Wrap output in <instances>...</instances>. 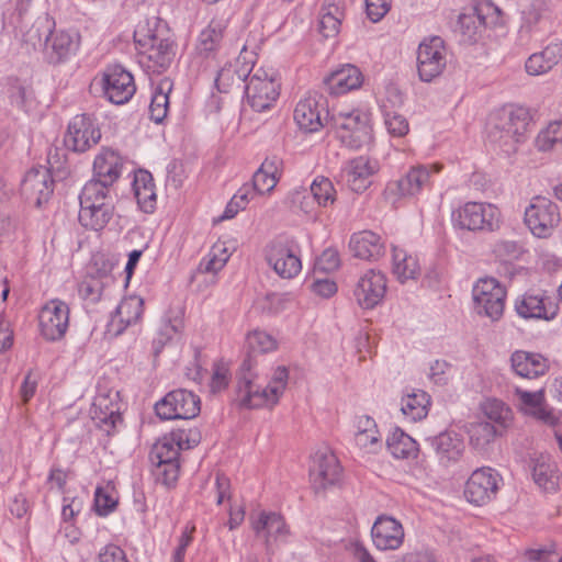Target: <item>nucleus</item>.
Returning a JSON list of instances; mask_svg holds the SVG:
<instances>
[{
  "label": "nucleus",
  "instance_id": "338daca9",
  "mask_svg": "<svg viewBox=\"0 0 562 562\" xmlns=\"http://www.w3.org/2000/svg\"><path fill=\"white\" fill-rule=\"evenodd\" d=\"M228 384V369L222 364L217 363L214 367V372L211 381V390L212 392H220L224 390Z\"/></svg>",
  "mask_w": 562,
  "mask_h": 562
},
{
  "label": "nucleus",
  "instance_id": "c85d7f7f",
  "mask_svg": "<svg viewBox=\"0 0 562 562\" xmlns=\"http://www.w3.org/2000/svg\"><path fill=\"white\" fill-rule=\"evenodd\" d=\"M512 368L521 378L536 379L549 370L548 360L540 353L516 350L510 357Z\"/></svg>",
  "mask_w": 562,
  "mask_h": 562
},
{
  "label": "nucleus",
  "instance_id": "9d476101",
  "mask_svg": "<svg viewBox=\"0 0 562 562\" xmlns=\"http://www.w3.org/2000/svg\"><path fill=\"white\" fill-rule=\"evenodd\" d=\"M506 289L494 278L479 280L473 288V300L479 314L492 321L501 318L505 307Z\"/></svg>",
  "mask_w": 562,
  "mask_h": 562
},
{
  "label": "nucleus",
  "instance_id": "774afa93",
  "mask_svg": "<svg viewBox=\"0 0 562 562\" xmlns=\"http://www.w3.org/2000/svg\"><path fill=\"white\" fill-rule=\"evenodd\" d=\"M100 562H127L124 551L114 544L106 546L99 555Z\"/></svg>",
  "mask_w": 562,
  "mask_h": 562
},
{
  "label": "nucleus",
  "instance_id": "b1692460",
  "mask_svg": "<svg viewBox=\"0 0 562 562\" xmlns=\"http://www.w3.org/2000/svg\"><path fill=\"white\" fill-rule=\"evenodd\" d=\"M372 540L379 550H395L404 539L402 525L392 517L381 516L373 524Z\"/></svg>",
  "mask_w": 562,
  "mask_h": 562
},
{
  "label": "nucleus",
  "instance_id": "423d86ee",
  "mask_svg": "<svg viewBox=\"0 0 562 562\" xmlns=\"http://www.w3.org/2000/svg\"><path fill=\"white\" fill-rule=\"evenodd\" d=\"M330 125L336 130L337 138L351 149H359L371 143L372 130L369 119L358 110L333 113Z\"/></svg>",
  "mask_w": 562,
  "mask_h": 562
},
{
  "label": "nucleus",
  "instance_id": "8fccbe9b",
  "mask_svg": "<svg viewBox=\"0 0 562 562\" xmlns=\"http://www.w3.org/2000/svg\"><path fill=\"white\" fill-rule=\"evenodd\" d=\"M229 255L223 244H215L206 258L200 265L199 270L203 273L217 272L227 262Z\"/></svg>",
  "mask_w": 562,
  "mask_h": 562
},
{
  "label": "nucleus",
  "instance_id": "72a5a7b5",
  "mask_svg": "<svg viewBox=\"0 0 562 562\" xmlns=\"http://www.w3.org/2000/svg\"><path fill=\"white\" fill-rule=\"evenodd\" d=\"M55 26V20L49 14L44 13L37 16L31 27L24 33L23 40L34 49H44Z\"/></svg>",
  "mask_w": 562,
  "mask_h": 562
},
{
  "label": "nucleus",
  "instance_id": "1a4fd4ad",
  "mask_svg": "<svg viewBox=\"0 0 562 562\" xmlns=\"http://www.w3.org/2000/svg\"><path fill=\"white\" fill-rule=\"evenodd\" d=\"M200 398L184 389L169 392L155 405L160 419H191L200 413Z\"/></svg>",
  "mask_w": 562,
  "mask_h": 562
},
{
  "label": "nucleus",
  "instance_id": "c9c22d12",
  "mask_svg": "<svg viewBox=\"0 0 562 562\" xmlns=\"http://www.w3.org/2000/svg\"><path fill=\"white\" fill-rule=\"evenodd\" d=\"M143 306L144 301L139 296H128L120 303L115 310L114 316L112 317V324L117 322L124 326L119 328L116 334H121L126 326L135 324L140 318L143 314Z\"/></svg>",
  "mask_w": 562,
  "mask_h": 562
},
{
  "label": "nucleus",
  "instance_id": "e2e57ef3",
  "mask_svg": "<svg viewBox=\"0 0 562 562\" xmlns=\"http://www.w3.org/2000/svg\"><path fill=\"white\" fill-rule=\"evenodd\" d=\"M368 18L372 22L380 21L390 10L389 0H366Z\"/></svg>",
  "mask_w": 562,
  "mask_h": 562
},
{
  "label": "nucleus",
  "instance_id": "473e14b6",
  "mask_svg": "<svg viewBox=\"0 0 562 562\" xmlns=\"http://www.w3.org/2000/svg\"><path fill=\"white\" fill-rule=\"evenodd\" d=\"M133 190L139 209L153 213L156 205V192L153 177L147 171H140L134 178Z\"/></svg>",
  "mask_w": 562,
  "mask_h": 562
},
{
  "label": "nucleus",
  "instance_id": "2f4dec72",
  "mask_svg": "<svg viewBox=\"0 0 562 562\" xmlns=\"http://www.w3.org/2000/svg\"><path fill=\"white\" fill-rule=\"evenodd\" d=\"M74 46L75 43L69 33L54 29L43 52L48 63L59 64L70 55Z\"/></svg>",
  "mask_w": 562,
  "mask_h": 562
},
{
  "label": "nucleus",
  "instance_id": "0eeeda50",
  "mask_svg": "<svg viewBox=\"0 0 562 562\" xmlns=\"http://www.w3.org/2000/svg\"><path fill=\"white\" fill-rule=\"evenodd\" d=\"M247 104L256 112L269 110L280 95V85L273 74L259 68L251 72L245 86Z\"/></svg>",
  "mask_w": 562,
  "mask_h": 562
},
{
  "label": "nucleus",
  "instance_id": "bb28decb",
  "mask_svg": "<svg viewBox=\"0 0 562 562\" xmlns=\"http://www.w3.org/2000/svg\"><path fill=\"white\" fill-rule=\"evenodd\" d=\"M323 82L329 93L344 94L361 86L362 74L356 66L347 64L330 72Z\"/></svg>",
  "mask_w": 562,
  "mask_h": 562
},
{
  "label": "nucleus",
  "instance_id": "6ab92c4d",
  "mask_svg": "<svg viewBox=\"0 0 562 562\" xmlns=\"http://www.w3.org/2000/svg\"><path fill=\"white\" fill-rule=\"evenodd\" d=\"M515 308L526 319L552 321L559 312L558 303L544 292L525 293L516 301Z\"/></svg>",
  "mask_w": 562,
  "mask_h": 562
},
{
  "label": "nucleus",
  "instance_id": "3c124183",
  "mask_svg": "<svg viewBox=\"0 0 562 562\" xmlns=\"http://www.w3.org/2000/svg\"><path fill=\"white\" fill-rule=\"evenodd\" d=\"M532 477L537 485L546 491H554L558 484V476L552 465L543 460H538L532 469Z\"/></svg>",
  "mask_w": 562,
  "mask_h": 562
},
{
  "label": "nucleus",
  "instance_id": "2eb2a0df",
  "mask_svg": "<svg viewBox=\"0 0 562 562\" xmlns=\"http://www.w3.org/2000/svg\"><path fill=\"white\" fill-rule=\"evenodd\" d=\"M101 86L104 97L114 104L126 103L136 91L132 74L119 65L103 71Z\"/></svg>",
  "mask_w": 562,
  "mask_h": 562
},
{
  "label": "nucleus",
  "instance_id": "ea45409f",
  "mask_svg": "<svg viewBox=\"0 0 562 562\" xmlns=\"http://www.w3.org/2000/svg\"><path fill=\"white\" fill-rule=\"evenodd\" d=\"M393 272L401 282L415 279L419 274V265L415 257L403 249L393 248Z\"/></svg>",
  "mask_w": 562,
  "mask_h": 562
},
{
  "label": "nucleus",
  "instance_id": "052dcab7",
  "mask_svg": "<svg viewBox=\"0 0 562 562\" xmlns=\"http://www.w3.org/2000/svg\"><path fill=\"white\" fill-rule=\"evenodd\" d=\"M156 467L157 475L165 485L169 486L176 483L179 475V460L169 461L168 463L156 464Z\"/></svg>",
  "mask_w": 562,
  "mask_h": 562
},
{
  "label": "nucleus",
  "instance_id": "de8ad7c7",
  "mask_svg": "<svg viewBox=\"0 0 562 562\" xmlns=\"http://www.w3.org/2000/svg\"><path fill=\"white\" fill-rule=\"evenodd\" d=\"M255 198L252 188L249 183H245L238 189L233 195L231 201L227 203L226 209L221 216L222 220L233 218L239 211L245 210L247 204Z\"/></svg>",
  "mask_w": 562,
  "mask_h": 562
},
{
  "label": "nucleus",
  "instance_id": "37998d69",
  "mask_svg": "<svg viewBox=\"0 0 562 562\" xmlns=\"http://www.w3.org/2000/svg\"><path fill=\"white\" fill-rule=\"evenodd\" d=\"M344 13L336 4L324 5L321 11L318 30L325 38L335 37L340 30Z\"/></svg>",
  "mask_w": 562,
  "mask_h": 562
},
{
  "label": "nucleus",
  "instance_id": "393cba45",
  "mask_svg": "<svg viewBox=\"0 0 562 562\" xmlns=\"http://www.w3.org/2000/svg\"><path fill=\"white\" fill-rule=\"evenodd\" d=\"M90 414L93 424L108 436L114 431L116 424L122 419L117 403L105 394L94 397Z\"/></svg>",
  "mask_w": 562,
  "mask_h": 562
},
{
  "label": "nucleus",
  "instance_id": "e433bc0d",
  "mask_svg": "<svg viewBox=\"0 0 562 562\" xmlns=\"http://www.w3.org/2000/svg\"><path fill=\"white\" fill-rule=\"evenodd\" d=\"M389 451L397 459H408L417 456V442L402 429L395 428L386 439Z\"/></svg>",
  "mask_w": 562,
  "mask_h": 562
},
{
  "label": "nucleus",
  "instance_id": "5701e85b",
  "mask_svg": "<svg viewBox=\"0 0 562 562\" xmlns=\"http://www.w3.org/2000/svg\"><path fill=\"white\" fill-rule=\"evenodd\" d=\"M341 469L338 459L333 453H316L310 476L313 488L316 492L324 491L327 486L339 481Z\"/></svg>",
  "mask_w": 562,
  "mask_h": 562
},
{
  "label": "nucleus",
  "instance_id": "603ef678",
  "mask_svg": "<svg viewBox=\"0 0 562 562\" xmlns=\"http://www.w3.org/2000/svg\"><path fill=\"white\" fill-rule=\"evenodd\" d=\"M484 414L487 418L486 422L499 426V430L503 431L507 426L510 409L502 401L492 400L485 404Z\"/></svg>",
  "mask_w": 562,
  "mask_h": 562
},
{
  "label": "nucleus",
  "instance_id": "7c9ffc66",
  "mask_svg": "<svg viewBox=\"0 0 562 562\" xmlns=\"http://www.w3.org/2000/svg\"><path fill=\"white\" fill-rule=\"evenodd\" d=\"M225 29L222 21L212 20L199 35L196 53L206 58L213 56L222 44Z\"/></svg>",
  "mask_w": 562,
  "mask_h": 562
},
{
  "label": "nucleus",
  "instance_id": "bf43d9fd",
  "mask_svg": "<svg viewBox=\"0 0 562 562\" xmlns=\"http://www.w3.org/2000/svg\"><path fill=\"white\" fill-rule=\"evenodd\" d=\"M116 506V501L104 487H97L94 493V507L99 515H108Z\"/></svg>",
  "mask_w": 562,
  "mask_h": 562
},
{
  "label": "nucleus",
  "instance_id": "0e129e2a",
  "mask_svg": "<svg viewBox=\"0 0 562 562\" xmlns=\"http://www.w3.org/2000/svg\"><path fill=\"white\" fill-rule=\"evenodd\" d=\"M339 255L334 249H326L318 257L316 261V267L325 272H330L336 270L339 267Z\"/></svg>",
  "mask_w": 562,
  "mask_h": 562
},
{
  "label": "nucleus",
  "instance_id": "58836bf2",
  "mask_svg": "<svg viewBox=\"0 0 562 562\" xmlns=\"http://www.w3.org/2000/svg\"><path fill=\"white\" fill-rule=\"evenodd\" d=\"M468 432L470 443L477 450H484L497 436L503 434L499 426L483 420L470 424Z\"/></svg>",
  "mask_w": 562,
  "mask_h": 562
},
{
  "label": "nucleus",
  "instance_id": "69168bd1",
  "mask_svg": "<svg viewBox=\"0 0 562 562\" xmlns=\"http://www.w3.org/2000/svg\"><path fill=\"white\" fill-rule=\"evenodd\" d=\"M479 20L480 24H485L484 16H481L480 14L472 15V14H461L459 16V25L464 35H468V37L471 40L476 34V24L475 20Z\"/></svg>",
  "mask_w": 562,
  "mask_h": 562
},
{
  "label": "nucleus",
  "instance_id": "cd10ccee",
  "mask_svg": "<svg viewBox=\"0 0 562 562\" xmlns=\"http://www.w3.org/2000/svg\"><path fill=\"white\" fill-rule=\"evenodd\" d=\"M426 441L430 443L441 463L458 461L464 451L463 439L454 431H442Z\"/></svg>",
  "mask_w": 562,
  "mask_h": 562
},
{
  "label": "nucleus",
  "instance_id": "49530a36",
  "mask_svg": "<svg viewBox=\"0 0 562 562\" xmlns=\"http://www.w3.org/2000/svg\"><path fill=\"white\" fill-rule=\"evenodd\" d=\"M318 204V206L327 207L336 201V190L328 178L317 177L308 189Z\"/></svg>",
  "mask_w": 562,
  "mask_h": 562
},
{
  "label": "nucleus",
  "instance_id": "79ce46f5",
  "mask_svg": "<svg viewBox=\"0 0 562 562\" xmlns=\"http://www.w3.org/2000/svg\"><path fill=\"white\" fill-rule=\"evenodd\" d=\"M180 448L177 440L170 432L169 436H165L158 440L150 452V460L155 464L168 463L169 461H178L180 456Z\"/></svg>",
  "mask_w": 562,
  "mask_h": 562
},
{
  "label": "nucleus",
  "instance_id": "f704fd0d",
  "mask_svg": "<svg viewBox=\"0 0 562 562\" xmlns=\"http://www.w3.org/2000/svg\"><path fill=\"white\" fill-rule=\"evenodd\" d=\"M252 529L257 536H262L266 543L271 537H279L286 533L285 522L281 515L277 513L261 512L257 520L251 521Z\"/></svg>",
  "mask_w": 562,
  "mask_h": 562
},
{
  "label": "nucleus",
  "instance_id": "a18cd8bd",
  "mask_svg": "<svg viewBox=\"0 0 562 562\" xmlns=\"http://www.w3.org/2000/svg\"><path fill=\"white\" fill-rule=\"evenodd\" d=\"M536 146L540 151L562 149V123L552 122L539 133L536 138Z\"/></svg>",
  "mask_w": 562,
  "mask_h": 562
},
{
  "label": "nucleus",
  "instance_id": "39448f33",
  "mask_svg": "<svg viewBox=\"0 0 562 562\" xmlns=\"http://www.w3.org/2000/svg\"><path fill=\"white\" fill-rule=\"evenodd\" d=\"M454 228L472 233H494L501 228L502 215L492 203L467 202L451 214Z\"/></svg>",
  "mask_w": 562,
  "mask_h": 562
},
{
  "label": "nucleus",
  "instance_id": "c03bdc74",
  "mask_svg": "<svg viewBox=\"0 0 562 562\" xmlns=\"http://www.w3.org/2000/svg\"><path fill=\"white\" fill-rule=\"evenodd\" d=\"M251 71L246 74L245 70L238 71L232 65L224 66L217 72L215 78V86L220 92L227 93L234 86L240 87L244 81H247Z\"/></svg>",
  "mask_w": 562,
  "mask_h": 562
},
{
  "label": "nucleus",
  "instance_id": "5fc2aeb1",
  "mask_svg": "<svg viewBox=\"0 0 562 562\" xmlns=\"http://www.w3.org/2000/svg\"><path fill=\"white\" fill-rule=\"evenodd\" d=\"M520 404L527 414L531 415L542 403H544V392L539 390L537 392H528L521 389H516Z\"/></svg>",
  "mask_w": 562,
  "mask_h": 562
},
{
  "label": "nucleus",
  "instance_id": "412c9836",
  "mask_svg": "<svg viewBox=\"0 0 562 562\" xmlns=\"http://www.w3.org/2000/svg\"><path fill=\"white\" fill-rule=\"evenodd\" d=\"M379 170L376 160L359 156L347 161L341 170L347 186L356 193L364 192L372 183V177Z\"/></svg>",
  "mask_w": 562,
  "mask_h": 562
},
{
  "label": "nucleus",
  "instance_id": "6e6552de",
  "mask_svg": "<svg viewBox=\"0 0 562 562\" xmlns=\"http://www.w3.org/2000/svg\"><path fill=\"white\" fill-rule=\"evenodd\" d=\"M560 220L558 206L547 196L532 198L530 205L525 211L526 225L539 238L551 236Z\"/></svg>",
  "mask_w": 562,
  "mask_h": 562
},
{
  "label": "nucleus",
  "instance_id": "aec40b11",
  "mask_svg": "<svg viewBox=\"0 0 562 562\" xmlns=\"http://www.w3.org/2000/svg\"><path fill=\"white\" fill-rule=\"evenodd\" d=\"M53 191L54 180L50 171L42 166L30 169L21 183L22 194L37 207L48 201Z\"/></svg>",
  "mask_w": 562,
  "mask_h": 562
},
{
  "label": "nucleus",
  "instance_id": "7ed1b4c3",
  "mask_svg": "<svg viewBox=\"0 0 562 562\" xmlns=\"http://www.w3.org/2000/svg\"><path fill=\"white\" fill-rule=\"evenodd\" d=\"M159 23L156 19L155 29L146 23L138 25L134 31V43L138 54L151 63L148 67L157 71L167 69L176 56L175 43L168 31L160 27Z\"/></svg>",
  "mask_w": 562,
  "mask_h": 562
},
{
  "label": "nucleus",
  "instance_id": "09e8293b",
  "mask_svg": "<svg viewBox=\"0 0 562 562\" xmlns=\"http://www.w3.org/2000/svg\"><path fill=\"white\" fill-rule=\"evenodd\" d=\"M288 201L294 212L300 211L304 214H313L316 211V207H318V204L314 200L311 191L306 188L293 190L289 194Z\"/></svg>",
  "mask_w": 562,
  "mask_h": 562
},
{
  "label": "nucleus",
  "instance_id": "13d9d810",
  "mask_svg": "<svg viewBox=\"0 0 562 562\" xmlns=\"http://www.w3.org/2000/svg\"><path fill=\"white\" fill-rule=\"evenodd\" d=\"M355 442L360 449H366L370 452H375L381 448L379 430L355 431Z\"/></svg>",
  "mask_w": 562,
  "mask_h": 562
},
{
  "label": "nucleus",
  "instance_id": "6e6d98bb",
  "mask_svg": "<svg viewBox=\"0 0 562 562\" xmlns=\"http://www.w3.org/2000/svg\"><path fill=\"white\" fill-rule=\"evenodd\" d=\"M385 126L387 132L396 137H402L408 132L407 120L396 111L385 112Z\"/></svg>",
  "mask_w": 562,
  "mask_h": 562
},
{
  "label": "nucleus",
  "instance_id": "f03ea898",
  "mask_svg": "<svg viewBox=\"0 0 562 562\" xmlns=\"http://www.w3.org/2000/svg\"><path fill=\"white\" fill-rule=\"evenodd\" d=\"M121 169L122 158L112 149L104 148L94 158L93 177L79 195L78 220L86 228L100 231L110 222L114 210L111 187L120 178Z\"/></svg>",
  "mask_w": 562,
  "mask_h": 562
},
{
  "label": "nucleus",
  "instance_id": "f257e3e1",
  "mask_svg": "<svg viewBox=\"0 0 562 562\" xmlns=\"http://www.w3.org/2000/svg\"><path fill=\"white\" fill-rule=\"evenodd\" d=\"M248 357L243 361L237 383L239 405L245 408L273 407L283 395L289 380V370L277 367L266 386L256 383L259 355L277 348L276 339L266 331L255 330L247 336Z\"/></svg>",
  "mask_w": 562,
  "mask_h": 562
},
{
  "label": "nucleus",
  "instance_id": "f3484780",
  "mask_svg": "<svg viewBox=\"0 0 562 562\" xmlns=\"http://www.w3.org/2000/svg\"><path fill=\"white\" fill-rule=\"evenodd\" d=\"M41 334L46 340L61 339L69 324V306L60 300L49 301L38 316Z\"/></svg>",
  "mask_w": 562,
  "mask_h": 562
},
{
  "label": "nucleus",
  "instance_id": "a19ab883",
  "mask_svg": "<svg viewBox=\"0 0 562 562\" xmlns=\"http://www.w3.org/2000/svg\"><path fill=\"white\" fill-rule=\"evenodd\" d=\"M430 405V397L424 391H418L408 394L402 400V413L411 418L413 422L425 418L428 414V406Z\"/></svg>",
  "mask_w": 562,
  "mask_h": 562
},
{
  "label": "nucleus",
  "instance_id": "4c0bfd02",
  "mask_svg": "<svg viewBox=\"0 0 562 562\" xmlns=\"http://www.w3.org/2000/svg\"><path fill=\"white\" fill-rule=\"evenodd\" d=\"M171 89L172 82L168 78L160 80V82L155 89L149 105L150 119L155 123H161L164 119L167 116L169 108V92L171 91Z\"/></svg>",
  "mask_w": 562,
  "mask_h": 562
},
{
  "label": "nucleus",
  "instance_id": "9b49d317",
  "mask_svg": "<svg viewBox=\"0 0 562 562\" xmlns=\"http://www.w3.org/2000/svg\"><path fill=\"white\" fill-rule=\"evenodd\" d=\"M447 65L443 40L432 36L423 41L417 49V71L419 79L430 82L439 77Z\"/></svg>",
  "mask_w": 562,
  "mask_h": 562
},
{
  "label": "nucleus",
  "instance_id": "a211bd4d",
  "mask_svg": "<svg viewBox=\"0 0 562 562\" xmlns=\"http://www.w3.org/2000/svg\"><path fill=\"white\" fill-rule=\"evenodd\" d=\"M501 480L498 473L491 468L477 469L467 481L464 495L472 504H486L496 496Z\"/></svg>",
  "mask_w": 562,
  "mask_h": 562
},
{
  "label": "nucleus",
  "instance_id": "680f3d73",
  "mask_svg": "<svg viewBox=\"0 0 562 562\" xmlns=\"http://www.w3.org/2000/svg\"><path fill=\"white\" fill-rule=\"evenodd\" d=\"M177 327L170 322H166L160 327L158 336L153 340L154 356L157 357L165 345L176 335Z\"/></svg>",
  "mask_w": 562,
  "mask_h": 562
},
{
  "label": "nucleus",
  "instance_id": "864d4df0",
  "mask_svg": "<svg viewBox=\"0 0 562 562\" xmlns=\"http://www.w3.org/2000/svg\"><path fill=\"white\" fill-rule=\"evenodd\" d=\"M279 181V177L259 168L252 176V182L249 186L252 188V193L265 194L271 192Z\"/></svg>",
  "mask_w": 562,
  "mask_h": 562
},
{
  "label": "nucleus",
  "instance_id": "4468645a",
  "mask_svg": "<svg viewBox=\"0 0 562 562\" xmlns=\"http://www.w3.org/2000/svg\"><path fill=\"white\" fill-rule=\"evenodd\" d=\"M101 139L94 119L88 114L76 115L69 123L64 142L68 149L85 153Z\"/></svg>",
  "mask_w": 562,
  "mask_h": 562
},
{
  "label": "nucleus",
  "instance_id": "4be33fe9",
  "mask_svg": "<svg viewBox=\"0 0 562 562\" xmlns=\"http://www.w3.org/2000/svg\"><path fill=\"white\" fill-rule=\"evenodd\" d=\"M385 291V276L380 271L370 269L358 280L353 294L361 307L373 308L382 301Z\"/></svg>",
  "mask_w": 562,
  "mask_h": 562
},
{
  "label": "nucleus",
  "instance_id": "f8f14e48",
  "mask_svg": "<svg viewBox=\"0 0 562 562\" xmlns=\"http://www.w3.org/2000/svg\"><path fill=\"white\" fill-rule=\"evenodd\" d=\"M295 247L294 240L289 238H278L267 247L266 259L281 278L291 279L301 271Z\"/></svg>",
  "mask_w": 562,
  "mask_h": 562
},
{
  "label": "nucleus",
  "instance_id": "ddd939ff",
  "mask_svg": "<svg viewBox=\"0 0 562 562\" xmlns=\"http://www.w3.org/2000/svg\"><path fill=\"white\" fill-rule=\"evenodd\" d=\"M441 165H416L398 180L387 184L386 191L398 196H414L431 186V176L441 170Z\"/></svg>",
  "mask_w": 562,
  "mask_h": 562
},
{
  "label": "nucleus",
  "instance_id": "a878e982",
  "mask_svg": "<svg viewBox=\"0 0 562 562\" xmlns=\"http://www.w3.org/2000/svg\"><path fill=\"white\" fill-rule=\"evenodd\" d=\"M352 255L362 260H376L385 252L381 237L372 231L355 233L349 241Z\"/></svg>",
  "mask_w": 562,
  "mask_h": 562
},
{
  "label": "nucleus",
  "instance_id": "c756f323",
  "mask_svg": "<svg viewBox=\"0 0 562 562\" xmlns=\"http://www.w3.org/2000/svg\"><path fill=\"white\" fill-rule=\"evenodd\" d=\"M562 49L559 45H548L541 52L528 57L525 68L530 76H541L549 72L561 59Z\"/></svg>",
  "mask_w": 562,
  "mask_h": 562
},
{
  "label": "nucleus",
  "instance_id": "20e7f679",
  "mask_svg": "<svg viewBox=\"0 0 562 562\" xmlns=\"http://www.w3.org/2000/svg\"><path fill=\"white\" fill-rule=\"evenodd\" d=\"M530 121L528 109L509 106L497 112L488 123V139L506 154L515 153Z\"/></svg>",
  "mask_w": 562,
  "mask_h": 562
},
{
  "label": "nucleus",
  "instance_id": "dca6fc26",
  "mask_svg": "<svg viewBox=\"0 0 562 562\" xmlns=\"http://www.w3.org/2000/svg\"><path fill=\"white\" fill-rule=\"evenodd\" d=\"M294 120L301 130L308 133L318 131L325 124H330L324 97L315 93L302 99L294 109Z\"/></svg>",
  "mask_w": 562,
  "mask_h": 562
},
{
  "label": "nucleus",
  "instance_id": "4d7b16f0",
  "mask_svg": "<svg viewBox=\"0 0 562 562\" xmlns=\"http://www.w3.org/2000/svg\"><path fill=\"white\" fill-rule=\"evenodd\" d=\"M178 446L183 449H191L201 441V432L196 428H179L171 431Z\"/></svg>",
  "mask_w": 562,
  "mask_h": 562
}]
</instances>
